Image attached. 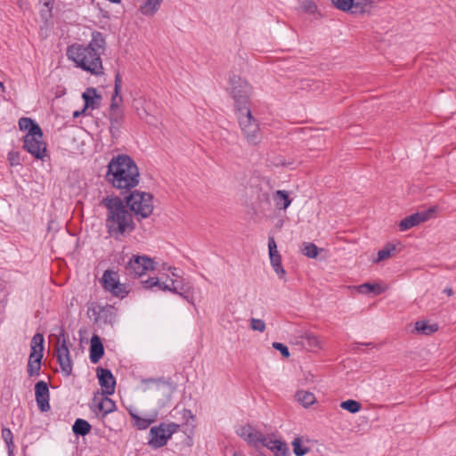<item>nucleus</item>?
I'll use <instances>...</instances> for the list:
<instances>
[{
  "label": "nucleus",
  "instance_id": "nucleus-1",
  "mask_svg": "<svg viewBox=\"0 0 456 456\" xmlns=\"http://www.w3.org/2000/svg\"><path fill=\"white\" fill-rule=\"evenodd\" d=\"M101 205L106 208L105 227L110 237L120 240L135 230L134 216L121 198L107 196L102 200Z\"/></svg>",
  "mask_w": 456,
  "mask_h": 456
},
{
  "label": "nucleus",
  "instance_id": "nucleus-2",
  "mask_svg": "<svg viewBox=\"0 0 456 456\" xmlns=\"http://www.w3.org/2000/svg\"><path fill=\"white\" fill-rule=\"evenodd\" d=\"M106 41L99 31L92 32L91 41L87 45L74 44L68 47L67 55L77 67L99 75L102 72L101 55L104 52Z\"/></svg>",
  "mask_w": 456,
  "mask_h": 456
},
{
  "label": "nucleus",
  "instance_id": "nucleus-3",
  "mask_svg": "<svg viewBox=\"0 0 456 456\" xmlns=\"http://www.w3.org/2000/svg\"><path fill=\"white\" fill-rule=\"evenodd\" d=\"M106 181L118 190L130 191L140 180L139 168L128 155L113 157L107 166Z\"/></svg>",
  "mask_w": 456,
  "mask_h": 456
},
{
  "label": "nucleus",
  "instance_id": "nucleus-4",
  "mask_svg": "<svg viewBox=\"0 0 456 456\" xmlns=\"http://www.w3.org/2000/svg\"><path fill=\"white\" fill-rule=\"evenodd\" d=\"M124 202L138 221L152 214L153 196L149 192L134 191L125 197Z\"/></svg>",
  "mask_w": 456,
  "mask_h": 456
},
{
  "label": "nucleus",
  "instance_id": "nucleus-5",
  "mask_svg": "<svg viewBox=\"0 0 456 456\" xmlns=\"http://www.w3.org/2000/svg\"><path fill=\"white\" fill-rule=\"evenodd\" d=\"M163 270L170 272V274H168L169 287L164 285V289H168L169 292L176 294L191 305H194V286L192 282L178 273L175 267L164 265Z\"/></svg>",
  "mask_w": 456,
  "mask_h": 456
},
{
  "label": "nucleus",
  "instance_id": "nucleus-6",
  "mask_svg": "<svg viewBox=\"0 0 456 456\" xmlns=\"http://www.w3.org/2000/svg\"><path fill=\"white\" fill-rule=\"evenodd\" d=\"M236 118L248 143L252 146L258 145L262 141V133L258 121L253 117L252 112L247 111L245 114H239Z\"/></svg>",
  "mask_w": 456,
  "mask_h": 456
},
{
  "label": "nucleus",
  "instance_id": "nucleus-7",
  "mask_svg": "<svg viewBox=\"0 0 456 456\" xmlns=\"http://www.w3.org/2000/svg\"><path fill=\"white\" fill-rule=\"evenodd\" d=\"M179 428V425L174 422H162L158 426H153L150 429L148 444L153 449H159L165 446L172 435Z\"/></svg>",
  "mask_w": 456,
  "mask_h": 456
},
{
  "label": "nucleus",
  "instance_id": "nucleus-8",
  "mask_svg": "<svg viewBox=\"0 0 456 456\" xmlns=\"http://www.w3.org/2000/svg\"><path fill=\"white\" fill-rule=\"evenodd\" d=\"M55 356L64 376L69 377L72 373L73 362L68 346V338L61 329L55 345Z\"/></svg>",
  "mask_w": 456,
  "mask_h": 456
},
{
  "label": "nucleus",
  "instance_id": "nucleus-9",
  "mask_svg": "<svg viewBox=\"0 0 456 456\" xmlns=\"http://www.w3.org/2000/svg\"><path fill=\"white\" fill-rule=\"evenodd\" d=\"M33 131L24 136L23 148L35 159L45 161L47 157V148L43 141V132L36 128Z\"/></svg>",
  "mask_w": 456,
  "mask_h": 456
},
{
  "label": "nucleus",
  "instance_id": "nucleus-10",
  "mask_svg": "<svg viewBox=\"0 0 456 456\" xmlns=\"http://www.w3.org/2000/svg\"><path fill=\"white\" fill-rule=\"evenodd\" d=\"M120 87H114V94L110 107V133L112 137L119 134L124 123V111L121 110L122 98L119 96Z\"/></svg>",
  "mask_w": 456,
  "mask_h": 456
},
{
  "label": "nucleus",
  "instance_id": "nucleus-11",
  "mask_svg": "<svg viewBox=\"0 0 456 456\" xmlns=\"http://www.w3.org/2000/svg\"><path fill=\"white\" fill-rule=\"evenodd\" d=\"M102 282L104 289L110 291L117 297L124 298L128 294L125 284L119 282L117 272L106 270L103 273Z\"/></svg>",
  "mask_w": 456,
  "mask_h": 456
},
{
  "label": "nucleus",
  "instance_id": "nucleus-12",
  "mask_svg": "<svg viewBox=\"0 0 456 456\" xmlns=\"http://www.w3.org/2000/svg\"><path fill=\"white\" fill-rule=\"evenodd\" d=\"M153 269V260L146 256H134L126 265V272L135 276H142L147 271Z\"/></svg>",
  "mask_w": 456,
  "mask_h": 456
},
{
  "label": "nucleus",
  "instance_id": "nucleus-13",
  "mask_svg": "<svg viewBox=\"0 0 456 456\" xmlns=\"http://www.w3.org/2000/svg\"><path fill=\"white\" fill-rule=\"evenodd\" d=\"M230 96L234 100V110L236 117L239 114H245L250 110L249 94L244 87H231L228 91Z\"/></svg>",
  "mask_w": 456,
  "mask_h": 456
},
{
  "label": "nucleus",
  "instance_id": "nucleus-14",
  "mask_svg": "<svg viewBox=\"0 0 456 456\" xmlns=\"http://www.w3.org/2000/svg\"><path fill=\"white\" fill-rule=\"evenodd\" d=\"M436 207H431L425 211L417 212L404 217L403 220L400 221L398 224L400 231H407L414 226L419 225L421 223L429 220L436 212Z\"/></svg>",
  "mask_w": 456,
  "mask_h": 456
},
{
  "label": "nucleus",
  "instance_id": "nucleus-15",
  "mask_svg": "<svg viewBox=\"0 0 456 456\" xmlns=\"http://www.w3.org/2000/svg\"><path fill=\"white\" fill-rule=\"evenodd\" d=\"M35 396L38 409L42 412L48 411L51 408L49 403L50 393L45 381L40 380L35 385Z\"/></svg>",
  "mask_w": 456,
  "mask_h": 456
},
{
  "label": "nucleus",
  "instance_id": "nucleus-16",
  "mask_svg": "<svg viewBox=\"0 0 456 456\" xmlns=\"http://www.w3.org/2000/svg\"><path fill=\"white\" fill-rule=\"evenodd\" d=\"M97 377L103 394L109 395H113L115 392L116 379L111 371L108 369L98 367Z\"/></svg>",
  "mask_w": 456,
  "mask_h": 456
},
{
  "label": "nucleus",
  "instance_id": "nucleus-17",
  "mask_svg": "<svg viewBox=\"0 0 456 456\" xmlns=\"http://www.w3.org/2000/svg\"><path fill=\"white\" fill-rule=\"evenodd\" d=\"M268 249H269V256L271 265L280 278H283L285 276V270L281 265V256L277 249V245L273 237H269L268 239Z\"/></svg>",
  "mask_w": 456,
  "mask_h": 456
},
{
  "label": "nucleus",
  "instance_id": "nucleus-18",
  "mask_svg": "<svg viewBox=\"0 0 456 456\" xmlns=\"http://www.w3.org/2000/svg\"><path fill=\"white\" fill-rule=\"evenodd\" d=\"M94 316V322L102 321L104 323H112L115 320V308L110 305H95L88 309Z\"/></svg>",
  "mask_w": 456,
  "mask_h": 456
},
{
  "label": "nucleus",
  "instance_id": "nucleus-19",
  "mask_svg": "<svg viewBox=\"0 0 456 456\" xmlns=\"http://www.w3.org/2000/svg\"><path fill=\"white\" fill-rule=\"evenodd\" d=\"M82 98L85 101L84 108L86 110H96L101 105L102 95L94 87H87L86 91L82 94Z\"/></svg>",
  "mask_w": 456,
  "mask_h": 456
},
{
  "label": "nucleus",
  "instance_id": "nucleus-20",
  "mask_svg": "<svg viewBox=\"0 0 456 456\" xmlns=\"http://www.w3.org/2000/svg\"><path fill=\"white\" fill-rule=\"evenodd\" d=\"M104 354V347L99 336L94 335L90 344V361L97 363Z\"/></svg>",
  "mask_w": 456,
  "mask_h": 456
},
{
  "label": "nucleus",
  "instance_id": "nucleus-21",
  "mask_svg": "<svg viewBox=\"0 0 456 456\" xmlns=\"http://www.w3.org/2000/svg\"><path fill=\"white\" fill-rule=\"evenodd\" d=\"M44 351V337L40 333L34 335L31 340V353L28 357V361L35 360L39 355L43 356Z\"/></svg>",
  "mask_w": 456,
  "mask_h": 456
},
{
  "label": "nucleus",
  "instance_id": "nucleus-22",
  "mask_svg": "<svg viewBox=\"0 0 456 456\" xmlns=\"http://www.w3.org/2000/svg\"><path fill=\"white\" fill-rule=\"evenodd\" d=\"M352 10L349 11L351 14H364L370 12L373 6V2L370 0H353L351 4Z\"/></svg>",
  "mask_w": 456,
  "mask_h": 456
},
{
  "label": "nucleus",
  "instance_id": "nucleus-23",
  "mask_svg": "<svg viewBox=\"0 0 456 456\" xmlns=\"http://www.w3.org/2000/svg\"><path fill=\"white\" fill-rule=\"evenodd\" d=\"M273 200L278 209L285 210L289 207L291 203V200L289 199L288 191L283 190L276 191L273 195Z\"/></svg>",
  "mask_w": 456,
  "mask_h": 456
},
{
  "label": "nucleus",
  "instance_id": "nucleus-24",
  "mask_svg": "<svg viewBox=\"0 0 456 456\" xmlns=\"http://www.w3.org/2000/svg\"><path fill=\"white\" fill-rule=\"evenodd\" d=\"M144 288L152 289L154 287L158 288V289L162 291H168V289H164V285L169 287V278L168 274L167 275L166 280H163V277H150L144 282Z\"/></svg>",
  "mask_w": 456,
  "mask_h": 456
},
{
  "label": "nucleus",
  "instance_id": "nucleus-25",
  "mask_svg": "<svg viewBox=\"0 0 456 456\" xmlns=\"http://www.w3.org/2000/svg\"><path fill=\"white\" fill-rule=\"evenodd\" d=\"M163 0H147L141 7L140 11L143 15L151 16L157 12Z\"/></svg>",
  "mask_w": 456,
  "mask_h": 456
},
{
  "label": "nucleus",
  "instance_id": "nucleus-26",
  "mask_svg": "<svg viewBox=\"0 0 456 456\" xmlns=\"http://www.w3.org/2000/svg\"><path fill=\"white\" fill-rule=\"evenodd\" d=\"M72 430L76 436H85L90 432L91 425L83 419H77L72 427Z\"/></svg>",
  "mask_w": 456,
  "mask_h": 456
},
{
  "label": "nucleus",
  "instance_id": "nucleus-27",
  "mask_svg": "<svg viewBox=\"0 0 456 456\" xmlns=\"http://www.w3.org/2000/svg\"><path fill=\"white\" fill-rule=\"evenodd\" d=\"M415 330L421 334L424 335H430L434 332H436L438 330V325L429 324L428 322L425 321H418L415 322Z\"/></svg>",
  "mask_w": 456,
  "mask_h": 456
},
{
  "label": "nucleus",
  "instance_id": "nucleus-28",
  "mask_svg": "<svg viewBox=\"0 0 456 456\" xmlns=\"http://www.w3.org/2000/svg\"><path fill=\"white\" fill-rule=\"evenodd\" d=\"M296 398L297 402L305 408L314 404L315 402V396L313 393L303 390L296 394Z\"/></svg>",
  "mask_w": 456,
  "mask_h": 456
},
{
  "label": "nucleus",
  "instance_id": "nucleus-29",
  "mask_svg": "<svg viewBox=\"0 0 456 456\" xmlns=\"http://www.w3.org/2000/svg\"><path fill=\"white\" fill-rule=\"evenodd\" d=\"M357 290L361 294L373 293L375 295H379L384 292V289L379 284H372L369 282L358 286Z\"/></svg>",
  "mask_w": 456,
  "mask_h": 456
},
{
  "label": "nucleus",
  "instance_id": "nucleus-30",
  "mask_svg": "<svg viewBox=\"0 0 456 456\" xmlns=\"http://www.w3.org/2000/svg\"><path fill=\"white\" fill-rule=\"evenodd\" d=\"M19 127L22 131H28V134L34 132V128L37 130H42L37 123H36L30 118H20L19 120Z\"/></svg>",
  "mask_w": 456,
  "mask_h": 456
},
{
  "label": "nucleus",
  "instance_id": "nucleus-31",
  "mask_svg": "<svg viewBox=\"0 0 456 456\" xmlns=\"http://www.w3.org/2000/svg\"><path fill=\"white\" fill-rule=\"evenodd\" d=\"M98 409L102 413V417H105L116 410V404L111 399L104 397L99 402Z\"/></svg>",
  "mask_w": 456,
  "mask_h": 456
},
{
  "label": "nucleus",
  "instance_id": "nucleus-32",
  "mask_svg": "<svg viewBox=\"0 0 456 456\" xmlns=\"http://www.w3.org/2000/svg\"><path fill=\"white\" fill-rule=\"evenodd\" d=\"M261 441H265L264 434L253 427L252 431L249 433V438H247L245 442L249 445L258 448Z\"/></svg>",
  "mask_w": 456,
  "mask_h": 456
},
{
  "label": "nucleus",
  "instance_id": "nucleus-33",
  "mask_svg": "<svg viewBox=\"0 0 456 456\" xmlns=\"http://www.w3.org/2000/svg\"><path fill=\"white\" fill-rule=\"evenodd\" d=\"M2 438L7 446L9 455L12 454V452L14 449V444H13V434H12V430L10 428H4L2 429Z\"/></svg>",
  "mask_w": 456,
  "mask_h": 456
},
{
  "label": "nucleus",
  "instance_id": "nucleus-34",
  "mask_svg": "<svg viewBox=\"0 0 456 456\" xmlns=\"http://www.w3.org/2000/svg\"><path fill=\"white\" fill-rule=\"evenodd\" d=\"M42 355H39L35 360L28 361V373L29 377L38 376L41 369Z\"/></svg>",
  "mask_w": 456,
  "mask_h": 456
},
{
  "label": "nucleus",
  "instance_id": "nucleus-35",
  "mask_svg": "<svg viewBox=\"0 0 456 456\" xmlns=\"http://www.w3.org/2000/svg\"><path fill=\"white\" fill-rule=\"evenodd\" d=\"M340 407L351 413H356L362 409V404L358 401L348 399L346 401H343L340 403Z\"/></svg>",
  "mask_w": 456,
  "mask_h": 456
},
{
  "label": "nucleus",
  "instance_id": "nucleus-36",
  "mask_svg": "<svg viewBox=\"0 0 456 456\" xmlns=\"http://www.w3.org/2000/svg\"><path fill=\"white\" fill-rule=\"evenodd\" d=\"M302 253L310 257V258H315L317 257L318 254H319V248H317V246L314 243H311V242H305L303 243V246H302Z\"/></svg>",
  "mask_w": 456,
  "mask_h": 456
},
{
  "label": "nucleus",
  "instance_id": "nucleus-37",
  "mask_svg": "<svg viewBox=\"0 0 456 456\" xmlns=\"http://www.w3.org/2000/svg\"><path fill=\"white\" fill-rule=\"evenodd\" d=\"M132 419L134 420V426L138 428V429H146L150 427L151 423L155 421V419H145L142 418L136 414H131Z\"/></svg>",
  "mask_w": 456,
  "mask_h": 456
},
{
  "label": "nucleus",
  "instance_id": "nucleus-38",
  "mask_svg": "<svg viewBox=\"0 0 456 456\" xmlns=\"http://www.w3.org/2000/svg\"><path fill=\"white\" fill-rule=\"evenodd\" d=\"M395 250V246L393 244H387L384 248L378 252V258L375 260L376 263L383 261L391 256L392 253Z\"/></svg>",
  "mask_w": 456,
  "mask_h": 456
},
{
  "label": "nucleus",
  "instance_id": "nucleus-39",
  "mask_svg": "<svg viewBox=\"0 0 456 456\" xmlns=\"http://www.w3.org/2000/svg\"><path fill=\"white\" fill-rule=\"evenodd\" d=\"M331 3L339 11L349 12L352 10L353 0H331Z\"/></svg>",
  "mask_w": 456,
  "mask_h": 456
},
{
  "label": "nucleus",
  "instance_id": "nucleus-40",
  "mask_svg": "<svg viewBox=\"0 0 456 456\" xmlns=\"http://www.w3.org/2000/svg\"><path fill=\"white\" fill-rule=\"evenodd\" d=\"M293 451L296 456H304L309 452L308 447H302L301 446V439L299 437H297L292 442Z\"/></svg>",
  "mask_w": 456,
  "mask_h": 456
},
{
  "label": "nucleus",
  "instance_id": "nucleus-41",
  "mask_svg": "<svg viewBox=\"0 0 456 456\" xmlns=\"http://www.w3.org/2000/svg\"><path fill=\"white\" fill-rule=\"evenodd\" d=\"M253 426L250 424H246L243 426H239L235 429V433L238 436L246 441L247 438H249V433L252 431Z\"/></svg>",
  "mask_w": 456,
  "mask_h": 456
},
{
  "label": "nucleus",
  "instance_id": "nucleus-42",
  "mask_svg": "<svg viewBox=\"0 0 456 456\" xmlns=\"http://www.w3.org/2000/svg\"><path fill=\"white\" fill-rule=\"evenodd\" d=\"M300 7L305 12L314 14L317 12L318 8L313 0H302Z\"/></svg>",
  "mask_w": 456,
  "mask_h": 456
},
{
  "label": "nucleus",
  "instance_id": "nucleus-43",
  "mask_svg": "<svg viewBox=\"0 0 456 456\" xmlns=\"http://www.w3.org/2000/svg\"><path fill=\"white\" fill-rule=\"evenodd\" d=\"M250 328L253 330H256V331H259V332H264L265 330V323L261 319L252 318L250 320Z\"/></svg>",
  "mask_w": 456,
  "mask_h": 456
},
{
  "label": "nucleus",
  "instance_id": "nucleus-44",
  "mask_svg": "<svg viewBox=\"0 0 456 456\" xmlns=\"http://www.w3.org/2000/svg\"><path fill=\"white\" fill-rule=\"evenodd\" d=\"M145 382L156 383L157 384V388L159 390L167 389L169 393L172 390L171 389V385L169 383H167V382L162 381L161 379H150L145 380Z\"/></svg>",
  "mask_w": 456,
  "mask_h": 456
},
{
  "label": "nucleus",
  "instance_id": "nucleus-45",
  "mask_svg": "<svg viewBox=\"0 0 456 456\" xmlns=\"http://www.w3.org/2000/svg\"><path fill=\"white\" fill-rule=\"evenodd\" d=\"M273 347L281 352V355L285 358L289 357L290 354L287 346L280 342H273Z\"/></svg>",
  "mask_w": 456,
  "mask_h": 456
},
{
  "label": "nucleus",
  "instance_id": "nucleus-46",
  "mask_svg": "<svg viewBox=\"0 0 456 456\" xmlns=\"http://www.w3.org/2000/svg\"><path fill=\"white\" fill-rule=\"evenodd\" d=\"M8 161L11 166H19L20 165V156L18 151H10L8 153Z\"/></svg>",
  "mask_w": 456,
  "mask_h": 456
},
{
  "label": "nucleus",
  "instance_id": "nucleus-47",
  "mask_svg": "<svg viewBox=\"0 0 456 456\" xmlns=\"http://www.w3.org/2000/svg\"><path fill=\"white\" fill-rule=\"evenodd\" d=\"M305 339L306 340L307 345L311 347L317 348L320 346V342H319L318 338L313 334L305 335Z\"/></svg>",
  "mask_w": 456,
  "mask_h": 456
},
{
  "label": "nucleus",
  "instance_id": "nucleus-48",
  "mask_svg": "<svg viewBox=\"0 0 456 456\" xmlns=\"http://www.w3.org/2000/svg\"><path fill=\"white\" fill-rule=\"evenodd\" d=\"M264 440L265 441H261L260 445L265 446V447L270 449L271 451H273V445L277 444L279 442V440L273 439L272 437H267L265 435H264Z\"/></svg>",
  "mask_w": 456,
  "mask_h": 456
},
{
  "label": "nucleus",
  "instance_id": "nucleus-49",
  "mask_svg": "<svg viewBox=\"0 0 456 456\" xmlns=\"http://www.w3.org/2000/svg\"><path fill=\"white\" fill-rule=\"evenodd\" d=\"M273 452H279L281 455H286L289 452V448L285 443L279 441L277 444L273 445Z\"/></svg>",
  "mask_w": 456,
  "mask_h": 456
},
{
  "label": "nucleus",
  "instance_id": "nucleus-50",
  "mask_svg": "<svg viewBox=\"0 0 456 456\" xmlns=\"http://www.w3.org/2000/svg\"><path fill=\"white\" fill-rule=\"evenodd\" d=\"M183 418L185 419L186 420L189 419H194V415L193 413L191 412V410H183Z\"/></svg>",
  "mask_w": 456,
  "mask_h": 456
},
{
  "label": "nucleus",
  "instance_id": "nucleus-51",
  "mask_svg": "<svg viewBox=\"0 0 456 456\" xmlns=\"http://www.w3.org/2000/svg\"><path fill=\"white\" fill-rule=\"evenodd\" d=\"M240 81H241V78L238 76H233L232 77L230 78V83L232 86H235L236 84H240Z\"/></svg>",
  "mask_w": 456,
  "mask_h": 456
},
{
  "label": "nucleus",
  "instance_id": "nucleus-52",
  "mask_svg": "<svg viewBox=\"0 0 456 456\" xmlns=\"http://www.w3.org/2000/svg\"><path fill=\"white\" fill-rule=\"evenodd\" d=\"M86 110L85 108H83L81 110H76L73 112V118H78L80 117L81 115H87L86 113Z\"/></svg>",
  "mask_w": 456,
  "mask_h": 456
},
{
  "label": "nucleus",
  "instance_id": "nucleus-53",
  "mask_svg": "<svg viewBox=\"0 0 456 456\" xmlns=\"http://www.w3.org/2000/svg\"><path fill=\"white\" fill-rule=\"evenodd\" d=\"M44 6L47 7L51 12L53 8V0H41Z\"/></svg>",
  "mask_w": 456,
  "mask_h": 456
},
{
  "label": "nucleus",
  "instance_id": "nucleus-54",
  "mask_svg": "<svg viewBox=\"0 0 456 456\" xmlns=\"http://www.w3.org/2000/svg\"><path fill=\"white\" fill-rule=\"evenodd\" d=\"M444 293L446 294L447 296L451 297L453 295V290L452 288L447 287L444 289Z\"/></svg>",
  "mask_w": 456,
  "mask_h": 456
},
{
  "label": "nucleus",
  "instance_id": "nucleus-55",
  "mask_svg": "<svg viewBox=\"0 0 456 456\" xmlns=\"http://www.w3.org/2000/svg\"><path fill=\"white\" fill-rule=\"evenodd\" d=\"M121 77L120 75L118 73L116 74V77H115V85L114 86H120L121 85Z\"/></svg>",
  "mask_w": 456,
  "mask_h": 456
},
{
  "label": "nucleus",
  "instance_id": "nucleus-56",
  "mask_svg": "<svg viewBox=\"0 0 456 456\" xmlns=\"http://www.w3.org/2000/svg\"><path fill=\"white\" fill-rule=\"evenodd\" d=\"M232 456H245V454L241 452H234Z\"/></svg>",
  "mask_w": 456,
  "mask_h": 456
},
{
  "label": "nucleus",
  "instance_id": "nucleus-57",
  "mask_svg": "<svg viewBox=\"0 0 456 456\" xmlns=\"http://www.w3.org/2000/svg\"><path fill=\"white\" fill-rule=\"evenodd\" d=\"M358 345H361V346H373V344H372V343H366V344H364V343H359Z\"/></svg>",
  "mask_w": 456,
  "mask_h": 456
},
{
  "label": "nucleus",
  "instance_id": "nucleus-58",
  "mask_svg": "<svg viewBox=\"0 0 456 456\" xmlns=\"http://www.w3.org/2000/svg\"><path fill=\"white\" fill-rule=\"evenodd\" d=\"M0 86H4V84L2 82H0Z\"/></svg>",
  "mask_w": 456,
  "mask_h": 456
}]
</instances>
